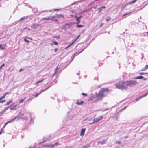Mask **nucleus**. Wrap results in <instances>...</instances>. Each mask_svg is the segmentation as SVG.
Here are the masks:
<instances>
[{"mask_svg":"<svg viewBox=\"0 0 148 148\" xmlns=\"http://www.w3.org/2000/svg\"><path fill=\"white\" fill-rule=\"evenodd\" d=\"M110 92V90L107 88H101L99 93L97 95L95 98L98 100H101L103 97L106 96Z\"/></svg>","mask_w":148,"mask_h":148,"instance_id":"1","label":"nucleus"},{"mask_svg":"<svg viewBox=\"0 0 148 148\" xmlns=\"http://www.w3.org/2000/svg\"><path fill=\"white\" fill-rule=\"evenodd\" d=\"M116 87L119 89L126 90L128 87L126 86L125 82L123 81H119L115 85Z\"/></svg>","mask_w":148,"mask_h":148,"instance_id":"2","label":"nucleus"},{"mask_svg":"<svg viewBox=\"0 0 148 148\" xmlns=\"http://www.w3.org/2000/svg\"><path fill=\"white\" fill-rule=\"evenodd\" d=\"M126 86L132 87L138 84V82L136 80L127 81L125 82Z\"/></svg>","mask_w":148,"mask_h":148,"instance_id":"3","label":"nucleus"},{"mask_svg":"<svg viewBox=\"0 0 148 148\" xmlns=\"http://www.w3.org/2000/svg\"><path fill=\"white\" fill-rule=\"evenodd\" d=\"M40 25H39L38 24H33L32 25L31 27L34 29H36L38 27L40 26Z\"/></svg>","mask_w":148,"mask_h":148,"instance_id":"4","label":"nucleus"},{"mask_svg":"<svg viewBox=\"0 0 148 148\" xmlns=\"http://www.w3.org/2000/svg\"><path fill=\"white\" fill-rule=\"evenodd\" d=\"M56 16H53L51 17H50V20H52L55 22H58V20L56 18Z\"/></svg>","mask_w":148,"mask_h":148,"instance_id":"5","label":"nucleus"},{"mask_svg":"<svg viewBox=\"0 0 148 148\" xmlns=\"http://www.w3.org/2000/svg\"><path fill=\"white\" fill-rule=\"evenodd\" d=\"M19 105H16L12 107L11 108V110H14L18 108Z\"/></svg>","mask_w":148,"mask_h":148,"instance_id":"6","label":"nucleus"},{"mask_svg":"<svg viewBox=\"0 0 148 148\" xmlns=\"http://www.w3.org/2000/svg\"><path fill=\"white\" fill-rule=\"evenodd\" d=\"M86 129L85 128H83L82 129L80 134V135L81 136H83L84 135V134L85 132Z\"/></svg>","mask_w":148,"mask_h":148,"instance_id":"7","label":"nucleus"},{"mask_svg":"<svg viewBox=\"0 0 148 148\" xmlns=\"http://www.w3.org/2000/svg\"><path fill=\"white\" fill-rule=\"evenodd\" d=\"M148 95V92L147 93L145 94L144 95H143V96H142L140 97H138V98L136 99V101H137L138 100H139L141 98H142V97H144L146 96L147 95Z\"/></svg>","mask_w":148,"mask_h":148,"instance_id":"8","label":"nucleus"},{"mask_svg":"<svg viewBox=\"0 0 148 148\" xmlns=\"http://www.w3.org/2000/svg\"><path fill=\"white\" fill-rule=\"evenodd\" d=\"M102 119V116H99L97 117L95 119V121L96 122H98L101 120Z\"/></svg>","mask_w":148,"mask_h":148,"instance_id":"9","label":"nucleus"},{"mask_svg":"<svg viewBox=\"0 0 148 148\" xmlns=\"http://www.w3.org/2000/svg\"><path fill=\"white\" fill-rule=\"evenodd\" d=\"M16 117H15L13 119H12L10 120V121H9L7 122L6 123H5V125H4V126L3 127V128H4L5 127V126H6V125H7V124H8V123H10L11 122H12L15 119Z\"/></svg>","mask_w":148,"mask_h":148,"instance_id":"10","label":"nucleus"},{"mask_svg":"<svg viewBox=\"0 0 148 148\" xmlns=\"http://www.w3.org/2000/svg\"><path fill=\"white\" fill-rule=\"evenodd\" d=\"M56 16L58 18H63L64 15L61 14H56Z\"/></svg>","mask_w":148,"mask_h":148,"instance_id":"11","label":"nucleus"},{"mask_svg":"<svg viewBox=\"0 0 148 148\" xmlns=\"http://www.w3.org/2000/svg\"><path fill=\"white\" fill-rule=\"evenodd\" d=\"M84 103V101H81L80 102L79 101H77L76 103V104L78 105H82Z\"/></svg>","mask_w":148,"mask_h":148,"instance_id":"12","label":"nucleus"},{"mask_svg":"<svg viewBox=\"0 0 148 148\" xmlns=\"http://www.w3.org/2000/svg\"><path fill=\"white\" fill-rule=\"evenodd\" d=\"M144 78L142 76H137L135 78V79H143Z\"/></svg>","mask_w":148,"mask_h":148,"instance_id":"13","label":"nucleus"},{"mask_svg":"<svg viewBox=\"0 0 148 148\" xmlns=\"http://www.w3.org/2000/svg\"><path fill=\"white\" fill-rule=\"evenodd\" d=\"M8 92H6L3 96L1 97L0 98V100H1L2 99L5 98L6 95L8 94Z\"/></svg>","mask_w":148,"mask_h":148,"instance_id":"14","label":"nucleus"},{"mask_svg":"<svg viewBox=\"0 0 148 148\" xmlns=\"http://www.w3.org/2000/svg\"><path fill=\"white\" fill-rule=\"evenodd\" d=\"M26 97H25L23 99H20L19 102V103H23L25 100V99H26Z\"/></svg>","mask_w":148,"mask_h":148,"instance_id":"15","label":"nucleus"},{"mask_svg":"<svg viewBox=\"0 0 148 148\" xmlns=\"http://www.w3.org/2000/svg\"><path fill=\"white\" fill-rule=\"evenodd\" d=\"M45 79H43L41 80L38 81L34 83L35 85H38V84L42 82Z\"/></svg>","mask_w":148,"mask_h":148,"instance_id":"16","label":"nucleus"},{"mask_svg":"<svg viewBox=\"0 0 148 148\" xmlns=\"http://www.w3.org/2000/svg\"><path fill=\"white\" fill-rule=\"evenodd\" d=\"M148 69V65H146L145 67L141 70L142 71H144Z\"/></svg>","mask_w":148,"mask_h":148,"instance_id":"17","label":"nucleus"},{"mask_svg":"<svg viewBox=\"0 0 148 148\" xmlns=\"http://www.w3.org/2000/svg\"><path fill=\"white\" fill-rule=\"evenodd\" d=\"M6 45H3L0 44V48L2 49H5Z\"/></svg>","mask_w":148,"mask_h":148,"instance_id":"18","label":"nucleus"},{"mask_svg":"<svg viewBox=\"0 0 148 148\" xmlns=\"http://www.w3.org/2000/svg\"><path fill=\"white\" fill-rule=\"evenodd\" d=\"M106 143V141L105 140H103L99 142L98 143V144L100 143L101 144H105Z\"/></svg>","mask_w":148,"mask_h":148,"instance_id":"19","label":"nucleus"},{"mask_svg":"<svg viewBox=\"0 0 148 148\" xmlns=\"http://www.w3.org/2000/svg\"><path fill=\"white\" fill-rule=\"evenodd\" d=\"M54 44L57 45H58V43L56 42H53L52 43L50 44V45H53Z\"/></svg>","mask_w":148,"mask_h":148,"instance_id":"20","label":"nucleus"},{"mask_svg":"<svg viewBox=\"0 0 148 148\" xmlns=\"http://www.w3.org/2000/svg\"><path fill=\"white\" fill-rule=\"evenodd\" d=\"M12 101L11 100H10L9 101H7L6 104H5V105H8L10 104L12 102Z\"/></svg>","mask_w":148,"mask_h":148,"instance_id":"21","label":"nucleus"},{"mask_svg":"<svg viewBox=\"0 0 148 148\" xmlns=\"http://www.w3.org/2000/svg\"><path fill=\"white\" fill-rule=\"evenodd\" d=\"M50 87V86H49L48 88H46V89H45V90H41V91L40 92V93H42V92H43L45 91L46 90H47V89H48Z\"/></svg>","mask_w":148,"mask_h":148,"instance_id":"22","label":"nucleus"},{"mask_svg":"<svg viewBox=\"0 0 148 148\" xmlns=\"http://www.w3.org/2000/svg\"><path fill=\"white\" fill-rule=\"evenodd\" d=\"M42 19L43 20H50V17L43 18H42Z\"/></svg>","mask_w":148,"mask_h":148,"instance_id":"23","label":"nucleus"},{"mask_svg":"<svg viewBox=\"0 0 148 148\" xmlns=\"http://www.w3.org/2000/svg\"><path fill=\"white\" fill-rule=\"evenodd\" d=\"M76 20L77 21V24H78L80 23V20L79 18H77Z\"/></svg>","mask_w":148,"mask_h":148,"instance_id":"24","label":"nucleus"},{"mask_svg":"<svg viewBox=\"0 0 148 148\" xmlns=\"http://www.w3.org/2000/svg\"><path fill=\"white\" fill-rule=\"evenodd\" d=\"M74 43L73 42H72L71 44H70L68 46H67L66 47L65 49H67V48H68L69 47H70Z\"/></svg>","mask_w":148,"mask_h":148,"instance_id":"25","label":"nucleus"},{"mask_svg":"<svg viewBox=\"0 0 148 148\" xmlns=\"http://www.w3.org/2000/svg\"><path fill=\"white\" fill-rule=\"evenodd\" d=\"M80 35H79L77 37L75 40L73 42L74 43H75V41L78 39V38L80 37Z\"/></svg>","mask_w":148,"mask_h":148,"instance_id":"26","label":"nucleus"},{"mask_svg":"<svg viewBox=\"0 0 148 148\" xmlns=\"http://www.w3.org/2000/svg\"><path fill=\"white\" fill-rule=\"evenodd\" d=\"M94 98V97L93 96H92L90 97V99L89 100H92Z\"/></svg>","mask_w":148,"mask_h":148,"instance_id":"27","label":"nucleus"},{"mask_svg":"<svg viewBox=\"0 0 148 148\" xmlns=\"http://www.w3.org/2000/svg\"><path fill=\"white\" fill-rule=\"evenodd\" d=\"M77 27H84L83 25H77Z\"/></svg>","mask_w":148,"mask_h":148,"instance_id":"28","label":"nucleus"},{"mask_svg":"<svg viewBox=\"0 0 148 148\" xmlns=\"http://www.w3.org/2000/svg\"><path fill=\"white\" fill-rule=\"evenodd\" d=\"M26 18V17H23L21 18V19H20V21H22L23 20H24V19H25Z\"/></svg>","mask_w":148,"mask_h":148,"instance_id":"29","label":"nucleus"},{"mask_svg":"<svg viewBox=\"0 0 148 148\" xmlns=\"http://www.w3.org/2000/svg\"><path fill=\"white\" fill-rule=\"evenodd\" d=\"M111 19L110 17H108L106 19V20L107 21H108Z\"/></svg>","mask_w":148,"mask_h":148,"instance_id":"30","label":"nucleus"},{"mask_svg":"<svg viewBox=\"0 0 148 148\" xmlns=\"http://www.w3.org/2000/svg\"><path fill=\"white\" fill-rule=\"evenodd\" d=\"M24 41L25 42H26L28 43H29V41L27 40L26 38H24Z\"/></svg>","mask_w":148,"mask_h":148,"instance_id":"31","label":"nucleus"},{"mask_svg":"<svg viewBox=\"0 0 148 148\" xmlns=\"http://www.w3.org/2000/svg\"><path fill=\"white\" fill-rule=\"evenodd\" d=\"M54 146H55V145H54V144L51 145H48V146H50L51 147L53 148L54 147Z\"/></svg>","mask_w":148,"mask_h":148,"instance_id":"32","label":"nucleus"},{"mask_svg":"<svg viewBox=\"0 0 148 148\" xmlns=\"http://www.w3.org/2000/svg\"><path fill=\"white\" fill-rule=\"evenodd\" d=\"M148 74V73H147V72H145V73L141 72V73H139V74H140V75H143V74Z\"/></svg>","mask_w":148,"mask_h":148,"instance_id":"33","label":"nucleus"},{"mask_svg":"<svg viewBox=\"0 0 148 148\" xmlns=\"http://www.w3.org/2000/svg\"><path fill=\"white\" fill-rule=\"evenodd\" d=\"M115 143H117L118 144H120L121 143L120 141H116L115 142Z\"/></svg>","mask_w":148,"mask_h":148,"instance_id":"34","label":"nucleus"},{"mask_svg":"<svg viewBox=\"0 0 148 148\" xmlns=\"http://www.w3.org/2000/svg\"><path fill=\"white\" fill-rule=\"evenodd\" d=\"M82 95H83V96H87V95L86 94L84 93H82Z\"/></svg>","mask_w":148,"mask_h":148,"instance_id":"35","label":"nucleus"},{"mask_svg":"<svg viewBox=\"0 0 148 148\" xmlns=\"http://www.w3.org/2000/svg\"><path fill=\"white\" fill-rule=\"evenodd\" d=\"M6 101L5 100H0V103H3V102H5Z\"/></svg>","mask_w":148,"mask_h":148,"instance_id":"36","label":"nucleus"},{"mask_svg":"<svg viewBox=\"0 0 148 148\" xmlns=\"http://www.w3.org/2000/svg\"><path fill=\"white\" fill-rule=\"evenodd\" d=\"M89 146H87V145L84 146L82 148H88Z\"/></svg>","mask_w":148,"mask_h":148,"instance_id":"37","label":"nucleus"},{"mask_svg":"<svg viewBox=\"0 0 148 148\" xmlns=\"http://www.w3.org/2000/svg\"><path fill=\"white\" fill-rule=\"evenodd\" d=\"M9 107H5L4 108V109L3 110L4 111V112L7 110L9 108Z\"/></svg>","mask_w":148,"mask_h":148,"instance_id":"38","label":"nucleus"},{"mask_svg":"<svg viewBox=\"0 0 148 148\" xmlns=\"http://www.w3.org/2000/svg\"><path fill=\"white\" fill-rule=\"evenodd\" d=\"M102 8H101V7L99 8L98 9V10H99V12H100V11L102 10Z\"/></svg>","mask_w":148,"mask_h":148,"instance_id":"39","label":"nucleus"},{"mask_svg":"<svg viewBox=\"0 0 148 148\" xmlns=\"http://www.w3.org/2000/svg\"><path fill=\"white\" fill-rule=\"evenodd\" d=\"M40 94V93H38V94H36V95H35V97H37V96H38Z\"/></svg>","mask_w":148,"mask_h":148,"instance_id":"40","label":"nucleus"},{"mask_svg":"<svg viewBox=\"0 0 148 148\" xmlns=\"http://www.w3.org/2000/svg\"><path fill=\"white\" fill-rule=\"evenodd\" d=\"M3 128L1 129V130L0 132V134H1L3 130Z\"/></svg>","mask_w":148,"mask_h":148,"instance_id":"41","label":"nucleus"},{"mask_svg":"<svg viewBox=\"0 0 148 148\" xmlns=\"http://www.w3.org/2000/svg\"><path fill=\"white\" fill-rule=\"evenodd\" d=\"M27 38L28 39H30L31 40H33L32 38H29V37H27Z\"/></svg>","mask_w":148,"mask_h":148,"instance_id":"42","label":"nucleus"},{"mask_svg":"<svg viewBox=\"0 0 148 148\" xmlns=\"http://www.w3.org/2000/svg\"><path fill=\"white\" fill-rule=\"evenodd\" d=\"M23 70V69H21L19 70V71L20 72H21Z\"/></svg>","mask_w":148,"mask_h":148,"instance_id":"43","label":"nucleus"},{"mask_svg":"<svg viewBox=\"0 0 148 148\" xmlns=\"http://www.w3.org/2000/svg\"><path fill=\"white\" fill-rule=\"evenodd\" d=\"M106 8L105 6H102L101 7V8Z\"/></svg>","mask_w":148,"mask_h":148,"instance_id":"44","label":"nucleus"},{"mask_svg":"<svg viewBox=\"0 0 148 148\" xmlns=\"http://www.w3.org/2000/svg\"><path fill=\"white\" fill-rule=\"evenodd\" d=\"M58 50V49L57 48H56L55 49V50H54V51L55 52H56L57 51V50Z\"/></svg>","mask_w":148,"mask_h":148,"instance_id":"45","label":"nucleus"},{"mask_svg":"<svg viewBox=\"0 0 148 148\" xmlns=\"http://www.w3.org/2000/svg\"><path fill=\"white\" fill-rule=\"evenodd\" d=\"M59 143H56L55 144H54L55 145H59Z\"/></svg>","mask_w":148,"mask_h":148,"instance_id":"46","label":"nucleus"},{"mask_svg":"<svg viewBox=\"0 0 148 148\" xmlns=\"http://www.w3.org/2000/svg\"><path fill=\"white\" fill-rule=\"evenodd\" d=\"M75 18L77 19V18H78L77 17V16L76 15H75L74 16Z\"/></svg>","mask_w":148,"mask_h":148,"instance_id":"47","label":"nucleus"},{"mask_svg":"<svg viewBox=\"0 0 148 148\" xmlns=\"http://www.w3.org/2000/svg\"><path fill=\"white\" fill-rule=\"evenodd\" d=\"M5 66V64H3L1 66H2V67H3V66Z\"/></svg>","mask_w":148,"mask_h":148,"instance_id":"48","label":"nucleus"},{"mask_svg":"<svg viewBox=\"0 0 148 148\" xmlns=\"http://www.w3.org/2000/svg\"><path fill=\"white\" fill-rule=\"evenodd\" d=\"M82 16H80L79 17H78V18H79V19H80V18H81L82 17Z\"/></svg>","mask_w":148,"mask_h":148,"instance_id":"49","label":"nucleus"},{"mask_svg":"<svg viewBox=\"0 0 148 148\" xmlns=\"http://www.w3.org/2000/svg\"><path fill=\"white\" fill-rule=\"evenodd\" d=\"M103 23H101V24L100 25V27H101V26L103 25Z\"/></svg>","mask_w":148,"mask_h":148,"instance_id":"50","label":"nucleus"},{"mask_svg":"<svg viewBox=\"0 0 148 148\" xmlns=\"http://www.w3.org/2000/svg\"><path fill=\"white\" fill-rule=\"evenodd\" d=\"M127 137H127V136H125V138H127Z\"/></svg>","mask_w":148,"mask_h":148,"instance_id":"51","label":"nucleus"},{"mask_svg":"<svg viewBox=\"0 0 148 148\" xmlns=\"http://www.w3.org/2000/svg\"><path fill=\"white\" fill-rule=\"evenodd\" d=\"M59 10L55 9V10H55V11H56L58 10Z\"/></svg>","mask_w":148,"mask_h":148,"instance_id":"52","label":"nucleus"},{"mask_svg":"<svg viewBox=\"0 0 148 148\" xmlns=\"http://www.w3.org/2000/svg\"><path fill=\"white\" fill-rule=\"evenodd\" d=\"M70 16L71 17H73V15H70Z\"/></svg>","mask_w":148,"mask_h":148,"instance_id":"53","label":"nucleus"},{"mask_svg":"<svg viewBox=\"0 0 148 148\" xmlns=\"http://www.w3.org/2000/svg\"><path fill=\"white\" fill-rule=\"evenodd\" d=\"M2 67L1 66L0 67V70L2 68Z\"/></svg>","mask_w":148,"mask_h":148,"instance_id":"54","label":"nucleus"},{"mask_svg":"<svg viewBox=\"0 0 148 148\" xmlns=\"http://www.w3.org/2000/svg\"><path fill=\"white\" fill-rule=\"evenodd\" d=\"M146 78H144V80H146Z\"/></svg>","mask_w":148,"mask_h":148,"instance_id":"55","label":"nucleus"},{"mask_svg":"<svg viewBox=\"0 0 148 148\" xmlns=\"http://www.w3.org/2000/svg\"><path fill=\"white\" fill-rule=\"evenodd\" d=\"M69 25L68 24H65V25H66H66Z\"/></svg>","mask_w":148,"mask_h":148,"instance_id":"56","label":"nucleus"},{"mask_svg":"<svg viewBox=\"0 0 148 148\" xmlns=\"http://www.w3.org/2000/svg\"><path fill=\"white\" fill-rule=\"evenodd\" d=\"M127 14H125L123 15V16H124L125 15H127Z\"/></svg>","mask_w":148,"mask_h":148,"instance_id":"57","label":"nucleus"},{"mask_svg":"<svg viewBox=\"0 0 148 148\" xmlns=\"http://www.w3.org/2000/svg\"><path fill=\"white\" fill-rule=\"evenodd\" d=\"M28 30H30L31 29H30V28H28Z\"/></svg>","mask_w":148,"mask_h":148,"instance_id":"58","label":"nucleus"},{"mask_svg":"<svg viewBox=\"0 0 148 148\" xmlns=\"http://www.w3.org/2000/svg\"><path fill=\"white\" fill-rule=\"evenodd\" d=\"M57 67H58L56 68V70H58V69L57 68Z\"/></svg>","mask_w":148,"mask_h":148,"instance_id":"59","label":"nucleus"},{"mask_svg":"<svg viewBox=\"0 0 148 148\" xmlns=\"http://www.w3.org/2000/svg\"><path fill=\"white\" fill-rule=\"evenodd\" d=\"M21 114V115H23L24 114Z\"/></svg>","mask_w":148,"mask_h":148,"instance_id":"60","label":"nucleus"},{"mask_svg":"<svg viewBox=\"0 0 148 148\" xmlns=\"http://www.w3.org/2000/svg\"><path fill=\"white\" fill-rule=\"evenodd\" d=\"M126 106L124 108V110L126 108Z\"/></svg>","mask_w":148,"mask_h":148,"instance_id":"61","label":"nucleus"},{"mask_svg":"<svg viewBox=\"0 0 148 148\" xmlns=\"http://www.w3.org/2000/svg\"><path fill=\"white\" fill-rule=\"evenodd\" d=\"M147 33L148 35V31L147 32Z\"/></svg>","mask_w":148,"mask_h":148,"instance_id":"62","label":"nucleus"},{"mask_svg":"<svg viewBox=\"0 0 148 148\" xmlns=\"http://www.w3.org/2000/svg\"><path fill=\"white\" fill-rule=\"evenodd\" d=\"M26 28H24L23 29V30L24 29H25Z\"/></svg>","mask_w":148,"mask_h":148,"instance_id":"63","label":"nucleus"},{"mask_svg":"<svg viewBox=\"0 0 148 148\" xmlns=\"http://www.w3.org/2000/svg\"><path fill=\"white\" fill-rule=\"evenodd\" d=\"M29 148H32L31 147H29Z\"/></svg>","mask_w":148,"mask_h":148,"instance_id":"64","label":"nucleus"}]
</instances>
